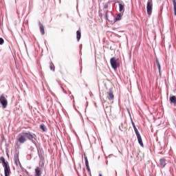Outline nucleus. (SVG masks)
<instances>
[{"instance_id":"1","label":"nucleus","mask_w":176,"mask_h":176,"mask_svg":"<svg viewBox=\"0 0 176 176\" xmlns=\"http://www.w3.org/2000/svg\"><path fill=\"white\" fill-rule=\"evenodd\" d=\"M28 140H34V135L31 134V133H25L23 132L18 135V141L20 144H24Z\"/></svg>"},{"instance_id":"2","label":"nucleus","mask_w":176,"mask_h":176,"mask_svg":"<svg viewBox=\"0 0 176 176\" xmlns=\"http://www.w3.org/2000/svg\"><path fill=\"white\" fill-rule=\"evenodd\" d=\"M0 162H1L2 166L4 168V176H10V174H12V170H10L9 162L5 160L4 157H0Z\"/></svg>"},{"instance_id":"3","label":"nucleus","mask_w":176,"mask_h":176,"mask_svg":"<svg viewBox=\"0 0 176 176\" xmlns=\"http://www.w3.org/2000/svg\"><path fill=\"white\" fill-rule=\"evenodd\" d=\"M110 64L113 69H118V67L120 66V63H119V59L116 57H113L110 59Z\"/></svg>"},{"instance_id":"4","label":"nucleus","mask_w":176,"mask_h":176,"mask_svg":"<svg viewBox=\"0 0 176 176\" xmlns=\"http://www.w3.org/2000/svg\"><path fill=\"white\" fill-rule=\"evenodd\" d=\"M153 8V1L152 0H148L146 9H147V14L148 16H151V14H152Z\"/></svg>"},{"instance_id":"5","label":"nucleus","mask_w":176,"mask_h":176,"mask_svg":"<svg viewBox=\"0 0 176 176\" xmlns=\"http://www.w3.org/2000/svg\"><path fill=\"white\" fill-rule=\"evenodd\" d=\"M0 104H1L2 108L4 109L8 107V99L6 98V96H5V94H2L0 96Z\"/></svg>"},{"instance_id":"6","label":"nucleus","mask_w":176,"mask_h":176,"mask_svg":"<svg viewBox=\"0 0 176 176\" xmlns=\"http://www.w3.org/2000/svg\"><path fill=\"white\" fill-rule=\"evenodd\" d=\"M167 164V160H166V158H161L160 160L159 166L162 168H164Z\"/></svg>"},{"instance_id":"7","label":"nucleus","mask_w":176,"mask_h":176,"mask_svg":"<svg viewBox=\"0 0 176 176\" xmlns=\"http://www.w3.org/2000/svg\"><path fill=\"white\" fill-rule=\"evenodd\" d=\"M35 175L34 176H42V168L38 166L34 169Z\"/></svg>"},{"instance_id":"8","label":"nucleus","mask_w":176,"mask_h":176,"mask_svg":"<svg viewBox=\"0 0 176 176\" xmlns=\"http://www.w3.org/2000/svg\"><path fill=\"white\" fill-rule=\"evenodd\" d=\"M38 27L40 28V32L42 34V35H45V27L43 26V24L42 23H38Z\"/></svg>"},{"instance_id":"9","label":"nucleus","mask_w":176,"mask_h":176,"mask_svg":"<svg viewBox=\"0 0 176 176\" xmlns=\"http://www.w3.org/2000/svg\"><path fill=\"white\" fill-rule=\"evenodd\" d=\"M136 136L140 145H141V146H144V143L142 142V138H141V134L137 133Z\"/></svg>"},{"instance_id":"10","label":"nucleus","mask_w":176,"mask_h":176,"mask_svg":"<svg viewBox=\"0 0 176 176\" xmlns=\"http://www.w3.org/2000/svg\"><path fill=\"white\" fill-rule=\"evenodd\" d=\"M169 101L170 104H173L175 107H176V96H173L169 98Z\"/></svg>"},{"instance_id":"11","label":"nucleus","mask_w":176,"mask_h":176,"mask_svg":"<svg viewBox=\"0 0 176 176\" xmlns=\"http://www.w3.org/2000/svg\"><path fill=\"white\" fill-rule=\"evenodd\" d=\"M116 3L119 4V12H124V4L120 3V1H117Z\"/></svg>"},{"instance_id":"12","label":"nucleus","mask_w":176,"mask_h":176,"mask_svg":"<svg viewBox=\"0 0 176 176\" xmlns=\"http://www.w3.org/2000/svg\"><path fill=\"white\" fill-rule=\"evenodd\" d=\"M108 98L110 100H113L114 98V96H113V92H112L111 90H109V91L108 92Z\"/></svg>"},{"instance_id":"13","label":"nucleus","mask_w":176,"mask_h":176,"mask_svg":"<svg viewBox=\"0 0 176 176\" xmlns=\"http://www.w3.org/2000/svg\"><path fill=\"white\" fill-rule=\"evenodd\" d=\"M14 162L16 166H19V155L15 154L14 157Z\"/></svg>"},{"instance_id":"14","label":"nucleus","mask_w":176,"mask_h":176,"mask_svg":"<svg viewBox=\"0 0 176 176\" xmlns=\"http://www.w3.org/2000/svg\"><path fill=\"white\" fill-rule=\"evenodd\" d=\"M131 123H132V126L134 129V131H135V134H139L140 132L138 131L137 126H135V124L134 123V122H133V120H131Z\"/></svg>"},{"instance_id":"15","label":"nucleus","mask_w":176,"mask_h":176,"mask_svg":"<svg viewBox=\"0 0 176 176\" xmlns=\"http://www.w3.org/2000/svg\"><path fill=\"white\" fill-rule=\"evenodd\" d=\"M122 17H123V14L120 13L116 16V21H120V20H122Z\"/></svg>"},{"instance_id":"16","label":"nucleus","mask_w":176,"mask_h":176,"mask_svg":"<svg viewBox=\"0 0 176 176\" xmlns=\"http://www.w3.org/2000/svg\"><path fill=\"white\" fill-rule=\"evenodd\" d=\"M80 36H81L80 29H79L76 32V39H77V41H80Z\"/></svg>"},{"instance_id":"17","label":"nucleus","mask_w":176,"mask_h":176,"mask_svg":"<svg viewBox=\"0 0 176 176\" xmlns=\"http://www.w3.org/2000/svg\"><path fill=\"white\" fill-rule=\"evenodd\" d=\"M108 3H103V11L104 12H108Z\"/></svg>"},{"instance_id":"18","label":"nucleus","mask_w":176,"mask_h":176,"mask_svg":"<svg viewBox=\"0 0 176 176\" xmlns=\"http://www.w3.org/2000/svg\"><path fill=\"white\" fill-rule=\"evenodd\" d=\"M173 3V10H174V14L176 16V1L175 0H172Z\"/></svg>"},{"instance_id":"19","label":"nucleus","mask_w":176,"mask_h":176,"mask_svg":"<svg viewBox=\"0 0 176 176\" xmlns=\"http://www.w3.org/2000/svg\"><path fill=\"white\" fill-rule=\"evenodd\" d=\"M40 129L43 131H47V129L46 128V126H45V124H42L40 125Z\"/></svg>"},{"instance_id":"20","label":"nucleus","mask_w":176,"mask_h":176,"mask_svg":"<svg viewBox=\"0 0 176 176\" xmlns=\"http://www.w3.org/2000/svg\"><path fill=\"white\" fill-rule=\"evenodd\" d=\"M85 166L87 167V170L88 173H89L90 175H91V170H90V166H89V164H87V165H85Z\"/></svg>"},{"instance_id":"21","label":"nucleus","mask_w":176,"mask_h":176,"mask_svg":"<svg viewBox=\"0 0 176 176\" xmlns=\"http://www.w3.org/2000/svg\"><path fill=\"white\" fill-rule=\"evenodd\" d=\"M156 64L159 71H160V63H159V60L157 59L156 60Z\"/></svg>"},{"instance_id":"22","label":"nucleus","mask_w":176,"mask_h":176,"mask_svg":"<svg viewBox=\"0 0 176 176\" xmlns=\"http://www.w3.org/2000/svg\"><path fill=\"white\" fill-rule=\"evenodd\" d=\"M50 68L51 71H54V65L53 63H51Z\"/></svg>"},{"instance_id":"23","label":"nucleus","mask_w":176,"mask_h":176,"mask_svg":"<svg viewBox=\"0 0 176 176\" xmlns=\"http://www.w3.org/2000/svg\"><path fill=\"white\" fill-rule=\"evenodd\" d=\"M85 161V165L89 164V160H87V157H84Z\"/></svg>"},{"instance_id":"24","label":"nucleus","mask_w":176,"mask_h":176,"mask_svg":"<svg viewBox=\"0 0 176 176\" xmlns=\"http://www.w3.org/2000/svg\"><path fill=\"white\" fill-rule=\"evenodd\" d=\"M5 41L2 38H0V45H3Z\"/></svg>"},{"instance_id":"25","label":"nucleus","mask_w":176,"mask_h":176,"mask_svg":"<svg viewBox=\"0 0 176 176\" xmlns=\"http://www.w3.org/2000/svg\"><path fill=\"white\" fill-rule=\"evenodd\" d=\"M106 16V20H108V11L104 12Z\"/></svg>"},{"instance_id":"26","label":"nucleus","mask_w":176,"mask_h":176,"mask_svg":"<svg viewBox=\"0 0 176 176\" xmlns=\"http://www.w3.org/2000/svg\"><path fill=\"white\" fill-rule=\"evenodd\" d=\"M99 176H102V174H99Z\"/></svg>"}]
</instances>
